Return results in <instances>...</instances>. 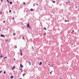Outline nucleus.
I'll use <instances>...</instances> for the list:
<instances>
[{
	"label": "nucleus",
	"mask_w": 79,
	"mask_h": 79,
	"mask_svg": "<svg viewBox=\"0 0 79 79\" xmlns=\"http://www.w3.org/2000/svg\"><path fill=\"white\" fill-rule=\"evenodd\" d=\"M23 4L24 5H25L26 4V3H25V2H23Z\"/></svg>",
	"instance_id": "nucleus-20"
},
{
	"label": "nucleus",
	"mask_w": 79,
	"mask_h": 79,
	"mask_svg": "<svg viewBox=\"0 0 79 79\" xmlns=\"http://www.w3.org/2000/svg\"><path fill=\"white\" fill-rule=\"evenodd\" d=\"M73 31H72V32H71V33L72 34V33H73Z\"/></svg>",
	"instance_id": "nucleus-43"
},
{
	"label": "nucleus",
	"mask_w": 79,
	"mask_h": 79,
	"mask_svg": "<svg viewBox=\"0 0 79 79\" xmlns=\"http://www.w3.org/2000/svg\"><path fill=\"white\" fill-rule=\"evenodd\" d=\"M0 15H2V11L0 12Z\"/></svg>",
	"instance_id": "nucleus-15"
},
{
	"label": "nucleus",
	"mask_w": 79,
	"mask_h": 79,
	"mask_svg": "<svg viewBox=\"0 0 79 79\" xmlns=\"http://www.w3.org/2000/svg\"><path fill=\"white\" fill-rule=\"evenodd\" d=\"M36 5H37H37H38V4H37Z\"/></svg>",
	"instance_id": "nucleus-36"
},
{
	"label": "nucleus",
	"mask_w": 79,
	"mask_h": 79,
	"mask_svg": "<svg viewBox=\"0 0 79 79\" xmlns=\"http://www.w3.org/2000/svg\"><path fill=\"white\" fill-rule=\"evenodd\" d=\"M13 35H14V36H15V33H13Z\"/></svg>",
	"instance_id": "nucleus-23"
},
{
	"label": "nucleus",
	"mask_w": 79,
	"mask_h": 79,
	"mask_svg": "<svg viewBox=\"0 0 79 79\" xmlns=\"http://www.w3.org/2000/svg\"><path fill=\"white\" fill-rule=\"evenodd\" d=\"M42 64V62H40V63L39 65H40H40H41Z\"/></svg>",
	"instance_id": "nucleus-5"
},
{
	"label": "nucleus",
	"mask_w": 79,
	"mask_h": 79,
	"mask_svg": "<svg viewBox=\"0 0 79 79\" xmlns=\"http://www.w3.org/2000/svg\"><path fill=\"white\" fill-rule=\"evenodd\" d=\"M5 73H6V72H5V71H4V74H5Z\"/></svg>",
	"instance_id": "nucleus-21"
},
{
	"label": "nucleus",
	"mask_w": 79,
	"mask_h": 79,
	"mask_svg": "<svg viewBox=\"0 0 79 79\" xmlns=\"http://www.w3.org/2000/svg\"><path fill=\"white\" fill-rule=\"evenodd\" d=\"M4 58H7V57H4Z\"/></svg>",
	"instance_id": "nucleus-26"
},
{
	"label": "nucleus",
	"mask_w": 79,
	"mask_h": 79,
	"mask_svg": "<svg viewBox=\"0 0 79 79\" xmlns=\"http://www.w3.org/2000/svg\"><path fill=\"white\" fill-rule=\"evenodd\" d=\"M33 6H35V5H34Z\"/></svg>",
	"instance_id": "nucleus-37"
},
{
	"label": "nucleus",
	"mask_w": 79,
	"mask_h": 79,
	"mask_svg": "<svg viewBox=\"0 0 79 79\" xmlns=\"http://www.w3.org/2000/svg\"><path fill=\"white\" fill-rule=\"evenodd\" d=\"M20 67H21V68H23V65H22L21 64H20Z\"/></svg>",
	"instance_id": "nucleus-3"
},
{
	"label": "nucleus",
	"mask_w": 79,
	"mask_h": 79,
	"mask_svg": "<svg viewBox=\"0 0 79 79\" xmlns=\"http://www.w3.org/2000/svg\"><path fill=\"white\" fill-rule=\"evenodd\" d=\"M60 79H62V78H60Z\"/></svg>",
	"instance_id": "nucleus-44"
},
{
	"label": "nucleus",
	"mask_w": 79,
	"mask_h": 79,
	"mask_svg": "<svg viewBox=\"0 0 79 79\" xmlns=\"http://www.w3.org/2000/svg\"><path fill=\"white\" fill-rule=\"evenodd\" d=\"M11 10H10L9 11V12H10V13H11Z\"/></svg>",
	"instance_id": "nucleus-22"
},
{
	"label": "nucleus",
	"mask_w": 79,
	"mask_h": 79,
	"mask_svg": "<svg viewBox=\"0 0 79 79\" xmlns=\"http://www.w3.org/2000/svg\"><path fill=\"white\" fill-rule=\"evenodd\" d=\"M2 71H0V73H2Z\"/></svg>",
	"instance_id": "nucleus-27"
},
{
	"label": "nucleus",
	"mask_w": 79,
	"mask_h": 79,
	"mask_svg": "<svg viewBox=\"0 0 79 79\" xmlns=\"http://www.w3.org/2000/svg\"><path fill=\"white\" fill-rule=\"evenodd\" d=\"M67 64H68V62H67Z\"/></svg>",
	"instance_id": "nucleus-34"
},
{
	"label": "nucleus",
	"mask_w": 79,
	"mask_h": 79,
	"mask_svg": "<svg viewBox=\"0 0 79 79\" xmlns=\"http://www.w3.org/2000/svg\"><path fill=\"white\" fill-rule=\"evenodd\" d=\"M1 2H2L3 1V0H1Z\"/></svg>",
	"instance_id": "nucleus-35"
},
{
	"label": "nucleus",
	"mask_w": 79,
	"mask_h": 79,
	"mask_svg": "<svg viewBox=\"0 0 79 79\" xmlns=\"http://www.w3.org/2000/svg\"><path fill=\"white\" fill-rule=\"evenodd\" d=\"M48 65H50L49 64H48Z\"/></svg>",
	"instance_id": "nucleus-38"
},
{
	"label": "nucleus",
	"mask_w": 79,
	"mask_h": 79,
	"mask_svg": "<svg viewBox=\"0 0 79 79\" xmlns=\"http://www.w3.org/2000/svg\"><path fill=\"white\" fill-rule=\"evenodd\" d=\"M3 23H5V21H3Z\"/></svg>",
	"instance_id": "nucleus-25"
},
{
	"label": "nucleus",
	"mask_w": 79,
	"mask_h": 79,
	"mask_svg": "<svg viewBox=\"0 0 79 79\" xmlns=\"http://www.w3.org/2000/svg\"><path fill=\"white\" fill-rule=\"evenodd\" d=\"M26 75V73H24L23 74V76H25Z\"/></svg>",
	"instance_id": "nucleus-11"
},
{
	"label": "nucleus",
	"mask_w": 79,
	"mask_h": 79,
	"mask_svg": "<svg viewBox=\"0 0 79 79\" xmlns=\"http://www.w3.org/2000/svg\"><path fill=\"white\" fill-rule=\"evenodd\" d=\"M28 63H29L30 65H31V63L30 62V61H29Z\"/></svg>",
	"instance_id": "nucleus-14"
},
{
	"label": "nucleus",
	"mask_w": 79,
	"mask_h": 79,
	"mask_svg": "<svg viewBox=\"0 0 79 79\" xmlns=\"http://www.w3.org/2000/svg\"><path fill=\"white\" fill-rule=\"evenodd\" d=\"M23 40H24V39H25V38H24V36H23Z\"/></svg>",
	"instance_id": "nucleus-10"
},
{
	"label": "nucleus",
	"mask_w": 79,
	"mask_h": 79,
	"mask_svg": "<svg viewBox=\"0 0 79 79\" xmlns=\"http://www.w3.org/2000/svg\"><path fill=\"white\" fill-rule=\"evenodd\" d=\"M19 70H21V72H23V69H19Z\"/></svg>",
	"instance_id": "nucleus-9"
},
{
	"label": "nucleus",
	"mask_w": 79,
	"mask_h": 79,
	"mask_svg": "<svg viewBox=\"0 0 79 79\" xmlns=\"http://www.w3.org/2000/svg\"><path fill=\"white\" fill-rule=\"evenodd\" d=\"M19 79H22V78H19Z\"/></svg>",
	"instance_id": "nucleus-39"
},
{
	"label": "nucleus",
	"mask_w": 79,
	"mask_h": 79,
	"mask_svg": "<svg viewBox=\"0 0 79 79\" xmlns=\"http://www.w3.org/2000/svg\"><path fill=\"white\" fill-rule=\"evenodd\" d=\"M0 57H1V58H2V57H3V56H2V55H1L0 56Z\"/></svg>",
	"instance_id": "nucleus-19"
},
{
	"label": "nucleus",
	"mask_w": 79,
	"mask_h": 79,
	"mask_svg": "<svg viewBox=\"0 0 79 79\" xmlns=\"http://www.w3.org/2000/svg\"><path fill=\"white\" fill-rule=\"evenodd\" d=\"M67 21H68V22H69V20Z\"/></svg>",
	"instance_id": "nucleus-41"
},
{
	"label": "nucleus",
	"mask_w": 79,
	"mask_h": 79,
	"mask_svg": "<svg viewBox=\"0 0 79 79\" xmlns=\"http://www.w3.org/2000/svg\"><path fill=\"white\" fill-rule=\"evenodd\" d=\"M44 34H46V33H44V34L43 35H44Z\"/></svg>",
	"instance_id": "nucleus-32"
},
{
	"label": "nucleus",
	"mask_w": 79,
	"mask_h": 79,
	"mask_svg": "<svg viewBox=\"0 0 79 79\" xmlns=\"http://www.w3.org/2000/svg\"><path fill=\"white\" fill-rule=\"evenodd\" d=\"M44 30H47V29H46V28L44 27Z\"/></svg>",
	"instance_id": "nucleus-18"
},
{
	"label": "nucleus",
	"mask_w": 79,
	"mask_h": 79,
	"mask_svg": "<svg viewBox=\"0 0 79 79\" xmlns=\"http://www.w3.org/2000/svg\"><path fill=\"white\" fill-rule=\"evenodd\" d=\"M69 3H70V2H69Z\"/></svg>",
	"instance_id": "nucleus-40"
},
{
	"label": "nucleus",
	"mask_w": 79,
	"mask_h": 79,
	"mask_svg": "<svg viewBox=\"0 0 79 79\" xmlns=\"http://www.w3.org/2000/svg\"><path fill=\"white\" fill-rule=\"evenodd\" d=\"M72 32H74V30H73Z\"/></svg>",
	"instance_id": "nucleus-30"
},
{
	"label": "nucleus",
	"mask_w": 79,
	"mask_h": 79,
	"mask_svg": "<svg viewBox=\"0 0 79 79\" xmlns=\"http://www.w3.org/2000/svg\"><path fill=\"white\" fill-rule=\"evenodd\" d=\"M52 71H51V72L50 73V74H52Z\"/></svg>",
	"instance_id": "nucleus-16"
},
{
	"label": "nucleus",
	"mask_w": 79,
	"mask_h": 79,
	"mask_svg": "<svg viewBox=\"0 0 79 79\" xmlns=\"http://www.w3.org/2000/svg\"><path fill=\"white\" fill-rule=\"evenodd\" d=\"M17 48V46H15V48Z\"/></svg>",
	"instance_id": "nucleus-33"
},
{
	"label": "nucleus",
	"mask_w": 79,
	"mask_h": 79,
	"mask_svg": "<svg viewBox=\"0 0 79 79\" xmlns=\"http://www.w3.org/2000/svg\"><path fill=\"white\" fill-rule=\"evenodd\" d=\"M12 19L13 20L14 19H15V18H14V17H13Z\"/></svg>",
	"instance_id": "nucleus-24"
},
{
	"label": "nucleus",
	"mask_w": 79,
	"mask_h": 79,
	"mask_svg": "<svg viewBox=\"0 0 79 79\" xmlns=\"http://www.w3.org/2000/svg\"><path fill=\"white\" fill-rule=\"evenodd\" d=\"M30 11H34V10L32 9H30Z\"/></svg>",
	"instance_id": "nucleus-8"
},
{
	"label": "nucleus",
	"mask_w": 79,
	"mask_h": 79,
	"mask_svg": "<svg viewBox=\"0 0 79 79\" xmlns=\"http://www.w3.org/2000/svg\"><path fill=\"white\" fill-rule=\"evenodd\" d=\"M7 2L8 3H10V2L8 0H7Z\"/></svg>",
	"instance_id": "nucleus-12"
},
{
	"label": "nucleus",
	"mask_w": 79,
	"mask_h": 79,
	"mask_svg": "<svg viewBox=\"0 0 79 79\" xmlns=\"http://www.w3.org/2000/svg\"><path fill=\"white\" fill-rule=\"evenodd\" d=\"M14 77L13 76H11V77H10V78L11 79H13V78Z\"/></svg>",
	"instance_id": "nucleus-7"
},
{
	"label": "nucleus",
	"mask_w": 79,
	"mask_h": 79,
	"mask_svg": "<svg viewBox=\"0 0 79 79\" xmlns=\"http://www.w3.org/2000/svg\"><path fill=\"white\" fill-rule=\"evenodd\" d=\"M20 55L21 56H23V53H22V51L21 50V49H20Z\"/></svg>",
	"instance_id": "nucleus-1"
},
{
	"label": "nucleus",
	"mask_w": 79,
	"mask_h": 79,
	"mask_svg": "<svg viewBox=\"0 0 79 79\" xmlns=\"http://www.w3.org/2000/svg\"><path fill=\"white\" fill-rule=\"evenodd\" d=\"M15 66H14L12 68V70H13V69H15Z\"/></svg>",
	"instance_id": "nucleus-4"
},
{
	"label": "nucleus",
	"mask_w": 79,
	"mask_h": 79,
	"mask_svg": "<svg viewBox=\"0 0 79 79\" xmlns=\"http://www.w3.org/2000/svg\"><path fill=\"white\" fill-rule=\"evenodd\" d=\"M65 22H67V20H65Z\"/></svg>",
	"instance_id": "nucleus-29"
},
{
	"label": "nucleus",
	"mask_w": 79,
	"mask_h": 79,
	"mask_svg": "<svg viewBox=\"0 0 79 79\" xmlns=\"http://www.w3.org/2000/svg\"><path fill=\"white\" fill-rule=\"evenodd\" d=\"M5 41H6V42H7L8 41V40H5Z\"/></svg>",
	"instance_id": "nucleus-28"
},
{
	"label": "nucleus",
	"mask_w": 79,
	"mask_h": 79,
	"mask_svg": "<svg viewBox=\"0 0 79 79\" xmlns=\"http://www.w3.org/2000/svg\"><path fill=\"white\" fill-rule=\"evenodd\" d=\"M27 27H29V28H30V29H31V27H30V26H29V24H27Z\"/></svg>",
	"instance_id": "nucleus-2"
},
{
	"label": "nucleus",
	"mask_w": 79,
	"mask_h": 79,
	"mask_svg": "<svg viewBox=\"0 0 79 79\" xmlns=\"http://www.w3.org/2000/svg\"><path fill=\"white\" fill-rule=\"evenodd\" d=\"M52 2H53V3H55V1H52Z\"/></svg>",
	"instance_id": "nucleus-13"
},
{
	"label": "nucleus",
	"mask_w": 79,
	"mask_h": 79,
	"mask_svg": "<svg viewBox=\"0 0 79 79\" xmlns=\"http://www.w3.org/2000/svg\"><path fill=\"white\" fill-rule=\"evenodd\" d=\"M15 60H16V59H15V58L14 59V61H15Z\"/></svg>",
	"instance_id": "nucleus-31"
},
{
	"label": "nucleus",
	"mask_w": 79,
	"mask_h": 79,
	"mask_svg": "<svg viewBox=\"0 0 79 79\" xmlns=\"http://www.w3.org/2000/svg\"><path fill=\"white\" fill-rule=\"evenodd\" d=\"M10 4L11 5V4H12V2H10Z\"/></svg>",
	"instance_id": "nucleus-17"
},
{
	"label": "nucleus",
	"mask_w": 79,
	"mask_h": 79,
	"mask_svg": "<svg viewBox=\"0 0 79 79\" xmlns=\"http://www.w3.org/2000/svg\"><path fill=\"white\" fill-rule=\"evenodd\" d=\"M1 37H5V36L1 34Z\"/></svg>",
	"instance_id": "nucleus-6"
},
{
	"label": "nucleus",
	"mask_w": 79,
	"mask_h": 79,
	"mask_svg": "<svg viewBox=\"0 0 79 79\" xmlns=\"http://www.w3.org/2000/svg\"><path fill=\"white\" fill-rule=\"evenodd\" d=\"M0 31H1V29H0Z\"/></svg>",
	"instance_id": "nucleus-42"
}]
</instances>
